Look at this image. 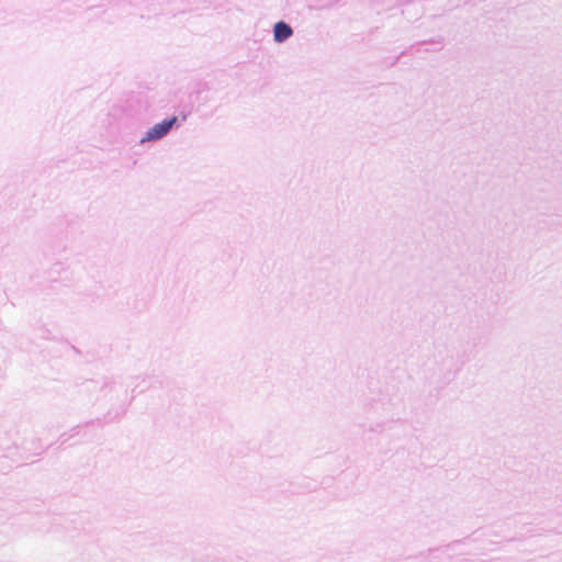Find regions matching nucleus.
Here are the masks:
<instances>
[{
    "label": "nucleus",
    "instance_id": "nucleus-1",
    "mask_svg": "<svg viewBox=\"0 0 562 562\" xmlns=\"http://www.w3.org/2000/svg\"><path fill=\"white\" fill-rule=\"evenodd\" d=\"M176 120V117H172L171 120H167L154 125L147 131L146 135L140 139V142L145 143L162 138L170 131Z\"/></svg>",
    "mask_w": 562,
    "mask_h": 562
},
{
    "label": "nucleus",
    "instance_id": "nucleus-2",
    "mask_svg": "<svg viewBox=\"0 0 562 562\" xmlns=\"http://www.w3.org/2000/svg\"><path fill=\"white\" fill-rule=\"evenodd\" d=\"M292 33H293L292 29L286 23H284V22L276 23L274 30H273V36H274L276 42L282 43V42L286 41L292 35Z\"/></svg>",
    "mask_w": 562,
    "mask_h": 562
}]
</instances>
